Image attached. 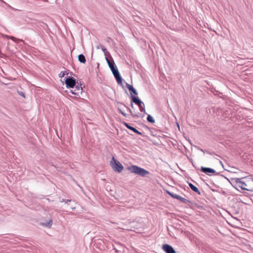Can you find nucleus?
<instances>
[{
  "label": "nucleus",
  "instance_id": "1",
  "mask_svg": "<svg viewBox=\"0 0 253 253\" xmlns=\"http://www.w3.org/2000/svg\"><path fill=\"white\" fill-rule=\"evenodd\" d=\"M128 169L131 172L145 177L150 173L149 171L137 166L132 165L128 168Z\"/></svg>",
  "mask_w": 253,
  "mask_h": 253
},
{
  "label": "nucleus",
  "instance_id": "2",
  "mask_svg": "<svg viewBox=\"0 0 253 253\" xmlns=\"http://www.w3.org/2000/svg\"><path fill=\"white\" fill-rule=\"evenodd\" d=\"M110 164L113 170L118 173L121 172L124 169L123 165L119 161L117 160L114 156L112 157Z\"/></svg>",
  "mask_w": 253,
  "mask_h": 253
},
{
  "label": "nucleus",
  "instance_id": "3",
  "mask_svg": "<svg viewBox=\"0 0 253 253\" xmlns=\"http://www.w3.org/2000/svg\"><path fill=\"white\" fill-rule=\"evenodd\" d=\"M242 190L253 192V179L252 178L246 179L245 181L241 180V183Z\"/></svg>",
  "mask_w": 253,
  "mask_h": 253
},
{
  "label": "nucleus",
  "instance_id": "4",
  "mask_svg": "<svg viewBox=\"0 0 253 253\" xmlns=\"http://www.w3.org/2000/svg\"><path fill=\"white\" fill-rule=\"evenodd\" d=\"M225 178L227 179L231 184L234 187L236 190L238 191H240V189L242 190V187L241 185V180L244 179V177L242 178H231L230 179L226 178V177H224Z\"/></svg>",
  "mask_w": 253,
  "mask_h": 253
},
{
  "label": "nucleus",
  "instance_id": "5",
  "mask_svg": "<svg viewBox=\"0 0 253 253\" xmlns=\"http://www.w3.org/2000/svg\"><path fill=\"white\" fill-rule=\"evenodd\" d=\"M132 102H134V103L138 105L141 112L147 114L145 109V105L138 97L132 96Z\"/></svg>",
  "mask_w": 253,
  "mask_h": 253
},
{
  "label": "nucleus",
  "instance_id": "6",
  "mask_svg": "<svg viewBox=\"0 0 253 253\" xmlns=\"http://www.w3.org/2000/svg\"><path fill=\"white\" fill-rule=\"evenodd\" d=\"M65 79L66 87L69 88H74L77 83L76 80L72 77H67Z\"/></svg>",
  "mask_w": 253,
  "mask_h": 253
},
{
  "label": "nucleus",
  "instance_id": "7",
  "mask_svg": "<svg viewBox=\"0 0 253 253\" xmlns=\"http://www.w3.org/2000/svg\"><path fill=\"white\" fill-rule=\"evenodd\" d=\"M166 193L169 195L171 197L174 198V199H176L177 200H178L179 201H180L181 202H182L184 204H187V203H191V202L185 199V198H184L176 194H174L172 192H171L168 190H167L166 191Z\"/></svg>",
  "mask_w": 253,
  "mask_h": 253
},
{
  "label": "nucleus",
  "instance_id": "8",
  "mask_svg": "<svg viewBox=\"0 0 253 253\" xmlns=\"http://www.w3.org/2000/svg\"><path fill=\"white\" fill-rule=\"evenodd\" d=\"M166 193L169 195L171 197L174 198V199H176L177 200H178L179 201H180L181 202H182L184 204H187V203H191V202L185 199V198H184L176 194H174L172 192H171L168 190H167L166 191Z\"/></svg>",
  "mask_w": 253,
  "mask_h": 253
},
{
  "label": "nucleus",
  "instance_id": "9",
  "mask_svg": "<svg viewBox=\"0 0 253 253\" xmlns=\"http://www.w3.org/2000/svg\"><path fill=\"white\" fill-rule=\"evenodd\" d=\"M166 193L169 195L171 197L174 198V199H176L177 200H178L179 201H180L181 202H182L184 204H187V203H191V202L185 199V198H184L176 194H174L172 192H171L168 190H167L166 191Z\"/></svg>",
  "mask_w": 253,
  "mask_h": 253
},
{
  "label": "nucleus",
  "instance_id": "10",
  "mask_svg": "<svg viewBox=\"0 0 253 253\" xmlns=\"http://www.w3.org/2000/svg\"><path fill=\"white\" fill-rule=\"evenodd\" d=\"M166 193L169 195L171 197L174 198V199H176L177 200H178L179 201H180L181 202H182L184 204H187V203H191V202L185 199V198H184L176 194H174L172 192H171L168 190H167L166 191Z\"/></svg>",
  "mask_w": 253,
  "mask_h": 253
},
{
  "label": "nucleus",
  "instance_id": "11",
  "mask_svg": "<svg viewBox=\"0 0 253 253\" xmlns=\"http://www.w3.org/2000/svg\"><path fill=\"white\" fill-rule=\"evenodd\" d=\"M105 59L112 74L119 71L113 58H111V61H110L108 57H106Z\"/></svg>",
  "mask_w": 253,
  "mask_h": 253
},
{
  "label": "nucleus",
  "instance_id": "12",
  "mask_svg": "<svg viewBox=\"0 0 253 253\" xmlns=\"http://www.w3.org/2000/svg\"><path fill=\"white\" fill-rule=\"evenodd\" d=\"M200 170L201 171L208 175H211L210 173H213L214 175L219 174L218 172H216L214 169L210 168L201 167Z\"/></svg>",
  "mask_w": 253,
  "mask_h": 253
},
{
  "label": "nucleus",
  "instance_id": "13",
  "mask_svg": "<svg viewBox=\"0 0 253 253\" xmlns=\"http://www.w3.org/2000/svg\"><path fill=\"white\" fill-rule=\"evenodd\" d=\"M162 248L166 253H176L174 248L170 245L164 244Z\"/></svg>",
  "mask_w": 253,
  "mask_h": 253
},
{
  "label": "nucleus",
  "instance_id": "14",
  "mask_svg": "<svg viewBox=\"0 0 253 253\" xmlns=\"http://www.w3.org/2000/svg\"><path fill=\"white\" fill-rule=\"evenodd\" d=\"M123 124L128 129L133 131L134 133L141 135L143 137H144L145 135L141 132L139 131L137 129H136L135 127L131 126L129 124L126 122H123Z\"/></svg>",
  "mask_w": 253,
  "mask_h": 253
},
{
  "label": "nucleus",
  "instance_id": "15",
  "mask_svg": "<svg viewBox=\"0 0 253 253\" xmlns=\"http://www.w3.org/2000/svg\"><path fill=\"white\" fill-rule=\"evenodd\" d=\"M126 87L128 88V90L130 92V98L132 99V96H136L137 95L138 92L137 90L133 87V86L128 84L127 83H126Z\"/></svg>",
  "mask_w": 253,
  "mask_h": 253
},
{
  "label": "nucleus",
  "instance_id": "16",
  "mask_svg": "<svg viewBox=\"0 0 253 253\" xmlns=\"http://www.w3.org/2000/svg\"><path fill=\"white\" fill-rule=\"evenodd\" d=\"M113 76H114L115 79L116 80V81L117 82V83L121 85L122 86L123 88H124V86L123 84V78H122L120 73L119 71L113 74Z\"/></svg>",
  "mask_w": 253,
  "mask_h": 253
},
{
  "label": "nucleus",
  "instance_id": "17",
  "mask_svg": "<svg viewBox=\"0 0 253 253\" xmlns=\"http://www.w3.org/2000/svg\"><path fill=\"white\" fill-rule=\"evenodd\" d=\"M188 185L190 187V188L194 192H195V193H196L198 195H201V192H200V191H199V190L198 189V188L197 187H196L195 185H194L191 183H190V182H188Z\"/></svg>",
  "mask_w": 253,
  "mask_h": 253
},
{
  "label": "nucleus",
  "instance_id": "18",
  "mask_svg": "<svg viewBox=\"0 0 253 253\" xmlns=\"http://www.w3.org/2000/svg\"><path fill=\"white\" fill-rule=\"evenodd\" d=\"M118 104H120L121 105H124L126 108V109L127 110V111L130 113V115L133 117V118H138L139 117V116L136 114H134L133 113L132 111H131V110L129 108H128V107H126L125 104H124L123 103H121V102H118Z\"/></svg>",
  "mask_w": 253,
  "mask_h": 253
},
{
  "label": "nucleus",
  "instance_id": "19",
  "mask_svg": "<svg viewBox=\"0 0 253 253\" xmlns=\"http://www.w3.org/2000/svg\"><path fill=\"white\" fill-rule=\"evenodd\" d=\"M146 128L149 130L151 134L152 135L154 136H158V134H157V132H158V130L155 128H150V127H149L148 126H146Z\"/></svg>",
  "mask_w": 253,
  "mask_h": 253
},
{
  "label": "nucleus",
  "instance_id": "20",
  "mask_svg": "<svg viewBox=\"0 0 253 253\" xmlns=\"http://www.w3.org/2000/svg\"><path fill=\"white\" fill-rule=\"evenodd\" d=\"M79 61L83 64H85L86 63V58L85 56L83 54H80L78 55V57Z\"/></svg>",
  "mask_w": 253,
  "mask_h": 253
},
{
  "label": "nucleus",
  "instance_id": "21",
  "mask_svg": "<svg viewBox=\"0 0 253 253\" xmlns=\"http://www.w3.org/2000/svg\"><path fill=\"white\" fill-rule=\"evenodd\" d=\"M147 121L149 122V123H151L152 124H153L155 123V120L153 118V117L150 115V114H147Z\"/></svg>",
  "mask_w": 253,
  "mask_h": 253
},
{
  "label": "nucleus",
  "instance_id": "22",
  "mask_svg": "<svg viewBox=\"0 0 253 253\" xmlns=\"http://www.w3.org/2000/svg\"><path fill=\"white\" fill-rule=\"evenodd\" d=\"M201 151L202 152H203L204 154L206 153V154H209V155H215L218 157H219V156L217 154H216L215 152H210V151H207V150H203V149H201Z\"/></svg>",
  "mask_w": 253,
  "mask_h": 253
},
{
  "label": "nucleus",
  "instance_id": "23",
  "mask_svg": "<svg viewBox=\"0 0 253 253\" xmlns=\"http://www.w3.org/2000/svg\"><path fill=\"white\" fill-rule=\"evenodd\" d=\"M52 223V220H50L48 222L42 223V224L45 227H49L51 226Z\"/></svg>",
  "mask_w": 253,
  "mask_h": 253
},
{
  "label": "nucleus",
  "instance_id": "24",
  "mask_svg": "<svg viewBox=\"0 0 253 253\" xmlns=\"http://www.w3.org/2000/svg\"><path fill=\"white\" fill-rule=\"evenodd\" d=\"M69 73V71L68 70L63 71L59 74V76L60 78H62L66 75H68Z\"/></svg>",
  "mask_w": 253,
  "mask_h": 253
},
{
  "label": "nucleus",
  "instance_id": "25",
  "mask_svg": "<svg viewBox=\"0 0 253 253\" xmlns=\"http://www.w3.org/2000/svg\"><path fill=\"white\" fill-rule=\"evenodd\" d=\"M74 90H76V92H78L79 93V96L80 95V94L82 93V90H83V89H81L79 88V87H76L75 86L74 87Z\"/></svg>",
  "mask_w": 253,
  "mask_h": 253
},
{
  "label": "nucleus",
  "instance_id": "26",
  "mask_svg": "<svg viewBox=\"0 0 253 253\" xmlns=\"http://www.w3.org/2000/svg\"><path fill=\"white\" fill-rule=\"evenodd\" d=\"M6 37L8 39H11L12 41H13L15 42H17L18 41H20L19 40L16 39L13 36H6Z\"/></svg>",
  "mask_w": 253,
  "mask_h": 253
},
{
  "label": "nucleus",
  "instance_id": "27",
  "mask_svg": "<svg viewBox=\"0 0 253 253\" xmlns=\"http://www.w3.org/2000/svg\"><path fill=\"white\" fill-rule=\"evenodd\" d=\"M118 110L124 117H127L128 116V115L123 112L119 107H118Z\"/></svg>",
  "mask_w": 253,
  "mask_h": 253
},
{
  "label": "nucleus",
  "instance_id": "28",
  "mask_svg": "<svg viewBox=\"0 0 253 253\" xmlns=\"http://www.w3.org/2000/svg\"><path fill=\"white\" fill-rule=\"evenodd\" d=\"M59 201L61 203L65 202L66 203H67L68 202H71V200H70V199L66 200V199H60V198L59 199Z\"/></svg>",
  "mask_w": 253,
  "mask_h": 253
},
{
  "label": "nucleus",
  "instance_id": "29",
  "mask_svg": "<svg viewBox=\"0 0 253 253\" xmlns=\"http://www.w3.org/2000/svg\"><path fill=\"white\" fill-rule=\"evenodd\" d=\"M75 91H76V90L70 89V92L72 94H74V95L79 96L78 92H76Z\"/></svg>",
  "mask_w": 253,
  "mask_h": 253
},
{
  "label": "nucleus",
  "instance_id": "30",
  "mask_svg": "<svg viewBox=\"0 0 253 253\" xmlns=\"http://www.w3.org/2000/svg\"><path fill=\"white\" fill-rule=\"evenodd\" d=\"M76 87H79L81 89H83L82 87V84L81 83V82L80 83H78L77 81V83H76V85L75 86Z\"/></svg>",
  "mask_w": 253,
  "mask_h": 253
},
{
  "label": "nucleus",
  "instance_id": "31",
  "mask_svg": "<svg viewBox=\"0 0 253 253\" xmlns=\"http://www.w3.org/2000/svg\"><path fill=\"white\" fill-rule=\"evenodd\" d=\"M104 55L105 56V58L106 57H107L108 56H109L110 58H112L111 55H110V53L107 50V52H104Z\"/></svg>",
  "mask_w": 253,
  "mask_h": 253
},
{
  "label": "nucleus",
  "instance_id": "32",
  "mask_svg": "<svg viewBox=\"0 0 253 253\" xmlns=\"http://www.w3.org/2000/svg\"><path fill=\"white\" fill-rule=\"evenodd\" d=\"M18 93L20 96H22V97H23L24 98L25 97V93L23 91H18Z\"/></svg>",
  "mask_w": 253,
  "mask_h": 253
},
{
  "label": "nucleus",
  "instance_id": "33",
  "mask_svg": "<svg viewBox=\"0 0 253 253\" xmlns=\"http://www.w3.org/2000/svg\"><path fill=\"white\" fill-rule=\"evenodd\" d=\"M101 49L103 51V52H107V49L102 45H100Z\"/></svg>",
  "mask_w": 253,
  "mask_h": 253
},
{
  "label": "nucleus",
  "instance_id": "34",
  "mask_svg": "<svg viewBox=\"0 0 253 253\" xmlns=\"http://www.w3.org/2000/svg\"><path fill=\"white\" fill-rule=\"evenodd\" d=\"M194 147L197 149L198 150H199L201 151V149H202V148H200L199 147L197 146H194Z\"/></svg>",
  "mask_w": 253,
  "mask_h": 253
},
{
  "label": "nucleus",
  "instance_id": "35",
  "mask_svg": "<svg viewBox=\"0 0 253 253\" xmlns=\"http://www.w3.org/2000/svg\"><path fill=\"white\" fill-rule=\"evenodd\" d=\"M133 102H132V101L131 100V103H130V106L131 108H133Z\"/></svg>",
  "mask_w": 253,
  "mask_h": 253
},
{
  "label": "nucleus",
  "instance_id": "36",
  "mask_svg": "<svg viewBox=\"0 0 253 253\" xmlns=\"http://www.w3.org/2000/svg\"><path fill=\"white\" fill-rule=\"evenodd\" d=\"M114 250H115L116 251V252H117V253L119 252V251L118 250H117L116 248H114Z\"/></svg>",
  "mask_w": 253,
  "mask_h": 253
},
{
  "label": "nucleus",
  "instance_id": "37",
  "mask_svg": "<svg viewBox=\"0 0 253 253\" xmlns=\"http://www.w3.org/2000/svg\"><path fill=\"white\" fill-rule=\"evenodd\" d=\"M108 41H110V40H111V39L109 37V38H108Z\"/></svg>",
  "mask_w": 253,
  "mask_h": 253
},
{
  "label": "nucleus",
  "instance_id": "38",
  "mask_svg": "<svg viewBox=\"0 0 253 253\" xmlns=\"http://www.w3.org/2000/svg\"><path fill=\"white\" fill-rule=\"evenodd\" d=\"M108 41H110V40H111V39L109 37V38H108Z\"/></svg>",
  "mask_w": 253,
  "mask_h": 253
},
{
  "label": "nucleus",
  "instance_id": "39",
  "mask_svg": "<svg viewBox=\"0 0 253 253\" xmlns=\"http://www.w3.org/2000/svg\"><path fill=\"white\" fill-rule=\"evenodd\" d=\"M70 74H71V75H74V74H73V73L72 72H71V73H70Z\"/></svg>",
  "mask_w": 253,
  "mask_h": 253
}]
</instances>
